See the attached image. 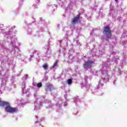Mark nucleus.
<instances>
[{
    "label": "nucleus",
    "instance_id": "nucleus-1",
    "mask_svg": "<svg viewBox=\"0 0 127 127\" xmlns=\"http://www.w3.org/2000/svg\"><path fill=\"white\" fill-rule=\"evenodd\" d=\"M0 106L1 107L6 106L5 107V112H7V113H10V114L16 113V112L18 111L17 108L10 107V104H9V103L5 101L0 100Z\"/></svg>",
    "mask_w": 127,
    "mask_h": 127
},
{
    "label": "nucleus",
    "instance_id": "nucleus-2",
    "mask_svg": "<svg viewBox=\"0 0 127 127\" xmlns=\"http://www.w3.org/2000/svg\"><path fill=\"white\" fill-rule=\"evenodd\" d=\"M103 34L106 36L107 39H110L112 37V30L110 26H106L104 27L103 28Z\"/></svg>",
    "mask_w": 127,
    "mask_h": 127
},
{
    "label": "nucleus",
    "instance_id": "nucleus-3",
    "mask_svg": "<svg viewBox=\"0 0 127 127\" xmlns=\"http://www.w3.org/2000/svg\"><path fill=\"white\" fill-rule=\"evenodd\" d=\"M93 63H94V62L92 61H87L83 64V67L85 69H87V68H91L92 65H93Z\"/></svg>",
    "mask_w": 127,
    "mask_h": 127
},
{
    "label": "nucleus",
    "instance_id": "nucleus-4",
    "mask_svg": "<svg viewBox=\"0 0 127 127\" xmlns=\"http://www.w3.org/2000/svg\"><path fill=\"white\" fill-rule=\"evenodd\" d=\"M80 19V14L77 15L75 17H74L71 20V24H76L78 23V20Z\"/></svg>",
    "mask_w": 127,
    "mask_h": 127
},
{
    "label": "nucleus",
    "instance_id": "nucleus-5",
    "mask_svg": "<svg viewBox=\"0 0 127 127\" xmlns=\"http://www.w3.org/2000/svg\"><path fill=\"white\" fill-rule=\"evenodd\" d=\"M43 67L45 70H47L48 69V64H44Z\"/></svg>",
    "mask_w": 127,
    "mask_h": 127
},
{
    "label": "nucleus",
    "instance_id": "nucleus-6",
    "mask_svg": "<svg viewBox=\"0 0 127 127\" xmlns=\"http://www.w3.org/2000/svg\"><path fill=\"white\" fill-rule=\"evenodd\" d=\"M66 83L68 84V85H71V84H72V79H68L67 80Z\"/></svg>",
    "mask_w": 127,
    "mask_h": 127
},
{
    "label": "nucleus",
    "instance_id": "nucleus-7",
    "mask_svg": "<svg viewBox=\"0 0 127 127\" xmlns=\"http://www.w3.org/2000/svg\"><path fill=\"white\" fill-rule=\"evenodd\" d=\"M37 87L38 88H41L42 87V83L41 82L38 83L37 84Z\"/></svg>",
    "mask_w": 127,
    "mask_h": 127
},
{
    "label": "nucleus",
    "instance_id": "nucleus-8",
    "mask_svg": "<svg viewBox=\"0 0 127 127\" xmlns=\"http://www.w3.org/2000/svg\"><path fill=\"white\" fill-rule=\"evenodd\" d=\"M58 64L57 62H55L54 64L53 65V68H55V67H56V66H57Z\"/></svg>",
    "mask_w": 127,
    "mask_h": 127
},
{
    "label": "nucleus",
    "instance_id": "nucleus-9",
    "mask_svg": "<svg viewBox=\"0 0 127 127\" xmlns=\"http://www.w3.org/2000/svg\"><path fill=\"white\" fill-rule=\"evenodd\" d=\"M115 1H118V0H115Z\"/></svg>",
    "mask_w": 127,
    "mask_h": 127
}]
</instances>
